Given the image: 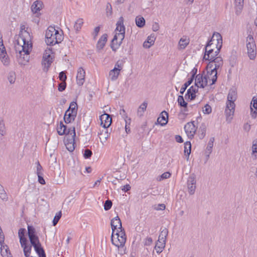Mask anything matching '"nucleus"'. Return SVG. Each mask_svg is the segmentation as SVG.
<instances>
[{"mask_svg": "<svg viewBox=\"0 0 257 257\" xmlns=\"http://www.w3.org/2000/svg\"><path fill=\"white\" fill-rule=\"evenodd\" d=\"M168 113L166 111H163L157 119V121L161 125H164L168 122Z\"/></svg>", "mask_w": 257, "mask_h": 257, "instance_id": "obj_22", "label": "nucleus"}, {"mask_svg": "<svg viewBox=\"0 0 257 257\" xmlns=\"http://www.w3.org/2000/svg\"><path fill=\"white\" fill-rule=\"evenodd\" d=\"M92 155V151L89 149H85L83 154V156L85 159H89Z\"/></svg>", "mask_w": 257, "mask_h": 257, "instance_id": "obj_56", "label": "nucleus"}, {"mask_svg": "<svg viewBox=\"0 0 257 257\" xmlns=\"http://www.w3.org/2000/svg\"><path fill=\"white\" fill-rule=\"evenodd\" d=\"M193 79L190 78L186 82H185L184 85L182 86L180 93L181 94H183L187 88L192 83Z\"/></svg>", "mask_w": 257, "mask_h": 257, "instance_id": "obj_43", "label": "nucleus"}, {"mask_svg": "<svg viewBox=\"0 0 257 257\" xmlns=\"http://www.w3.org/2000/svg\"><path fill=\"white\" fill-rule=\"evenodd\" d=\"M99 31H100V27L98 26L94 28V32L92 34L94 39H95L96 38V37L97 36Z\"/></svg>", "mask_w": 257, "mask_h": 257, "instance_id": "obj_61", "label": "nucleus"}, {"mask_svg": "<svg viewBox=\"0 0 257 257\" xmlns=\"http://www.w3.org/2000/svg\"><path fill=\"white\" fill-rule=\"evenodd\" d=\"M62 216L61 211H59L57 212L55 216H54V218L53 220V225L54 226L56 225L58 222L59 221V219H60L61 217Z\"/></svg>", "mask_w": 257, "mask_h": 257, "instance_id": "obj_47", "label": "nucleus"}, {"mask_svg": "<svg viewBox=\"0 0 257 257\" xmlns=\"http://www.w3.org/2000/svg\"><path fill=\"white\" fill-rule=\"evenodd\" d=\"M214 141V138H211L210 139L207 148H206V153H207L208 154L207 155V158L209 157V155L211 154L212 152V149L213 147V143Z\"/></svg>", "mask_w": 257, "mask_h": 257, "instance_id": "obj_35", "label": "nucleus"}, {"mask_svg": "<svg viewBox=\"0 0 257 257\" xmlns=\"http://www.w3.org/2000/svg\"><path fill=\"white\" fill-rule=\"evenodd\" d=\"M212 61L215 63L216 67L218 69L222 67L223 64L222 58L220 56H216L211 59Z\"/></svg>", "mask_w": 257, "mask_h": 257, "instance_id": "obj_32", "label": "nucleus"}, {"mask_svg": "<svg viewBox=\"0 0 257 257\" xmlns=\"http://www.w3.org/2000/svg\"><path fill=\"white\" fill-rule=\"evenodd\" d=\"M8 79L11 84L15 83L16 80V73L14 71H11L9 73Z\"/></svg>", "mask_w": 257, "mask_h": 257, "instance_id": "obj_44", "label": "nucleus"}, {"mask_svg": "<svg viewBox=\"0 0 257 257\" xmlns=\"http://www.w3.org/2000/svg\"><path fill=\"white\" fill-rule=\"evenodd\" d=\"M216 37L217 44L216 45V50L213 48H210L205 50L203 59L205 60H211L214 57L217 56L220 52V49L222 46V38L221 35L219 33H216L214 36Z\"/></svg>", "mask_w": 257, "mask_h": 257, "instance_id": "obj_4", "label": "nucleus"}, {"mask_svg": "<svg viewBox=\"0 0 257 257\" xmlns=\"http://www.w3.org/2000/svg\"><path fill=\"white\" fill-rule=\"evenodd\" d=\"M195 84L198 88H204L208 85L207 78L203 74H199L196 76Z\"/></svg>", "mask_w": 257, "mask_h": 257, "instance_id": "obj_12", "label": "nucleus"}, {"mask_svg": "<svg viewBox=\"0 0 257 257\" xmlns=\"http://www.w3.org/2000/svg\"><path fill=\"white\" fill-rule=\"evenodd\" d=\"M154 208L156 210H164L166 208V206L164 204H159L158 205H155Z\"/></svg>", "mask_w": 257, "mask_h": 257, "instance_id": "obj_57", "label": "nucleus"}, {"mask_svg": "<svg viewBox=\"0 0 257 257\" xmlns=\"http://www.w3.org/2000/svg\"><path fill=\"white\" fill-rule=\"evenodd\" d=\"M190 39L186 36H183L179 41L178 43V49H184L189 44Z\"/></svg>", "mask_w": 257, "mask_h": 257, "instance_id": "obj_23", "label": "nucleus"}, {"mask_svg": "<svg viewBox=\"0 0 257 257\" xmlns=\"http://www.w3.org/2000/svg\"><path fill=\"white\" fill-rule=\"evenodd\" d=\"M54 56L52 55V49L47 48L45 50L43 56L42 65L47 70L53 61Z\"/></svg>", "mask_w": 257, "mask_h": 257, "instance_id": "obj_8", "label": "nucleus"}, {"mask_svg": "<svg viewBox=\"0 0 257 257\" xmlns=\"http://www.w3.org/2000/svg\"><path fill=\"white\" fill-rule=\"evenodd\" d=\"M237 99V91L236 89L231 88L229 90L227 95L225 113L226 116V120L230 122L232 116L233 115L235 110V104L234 101Z\"/></svg>", "mask_w": 257, "mask_h": 257, "instance_id": "obj_3", "label": "nucleus"}, {"mask_svg": "<svg viewBox=\"0 0 257 257\" xmlns=\"http://www.w3.org/2000/svg\"><path fill=\"white\" fill-rule=\"evenodd\" d=\"M196 181L194 178H190L188 181V188L190 192H194L195 190Z\"/></svg>", "mask_w": 257, "mask_h": 257, "instance_id": "obj_34", "label": "nucleus"}, {"mask_svg": "<svg viewBox=\"0 0 257 257\" xmlns=\"http://www.w3.org/2000/svg\"><path fill=\"white\" fill-rule=\"evenodd\" d=\"M68 133L70 134L69 137H67L65 142L67 149L70 152H72L75 149V137L76 136L75 127H70Z\"/></svg>", "mask_w": 257, "mask_h": 257, "instance_id": "obj_7", "label": "nucleus"}, {"mask_svg": "<svg viewBox=\"0 0 257 257\" xmlns=\"http://www.w3.org/2000/svg\"><path fill=\"white\" fill-rule=\"evenodd\" d=\"M6 134V127L4 120L0 121V134L4 136Z\"/></svg>", "mask_w": 257, "mask_h": 257, "instance_id": "obj_49", "label": "nucleus"}, {"mask_svg": "<svg viewBox=\"0 0 257 257\" xmlns=\"http://www.w3.org/2000/svg\"><path fill=\"white\" fill-rule=\"evenodd\" d=\"M206 126L204 123L201 124L198 130V137L201 140L203 139L206 135Z\"/></svg>", "mask_w": 257, "mask_h": 257, "instance_id": "obj_29", "label": "nucleus"}, {"mask_svg": "<svg viewBox=\"0 0 257 257\" xmlns=\"http://www.w3.org/2000/svg\"><path fill=\"white\" fill-rule=\"evenodd\" d=\"M111 227L112 232H115V230H121L122 228L120 219L118 216L115 217L111 220Z\"/></svg>", "mask_w": 257, "mask_h": 257, "instance_id": "obj_14", "label": "nucleus"}, {"mask_svg": "<svg viewBox=\"0 0 257 257\" xmlns=\"http://www.w3.org/2000/svg\"><path fill=\"white\" fill-rule=\"evenodd\" d=\"M85 72L84 70L82 67H80L78 69L76 76L77 83L78 85L81 86L83 84L85 81Z\"/></svg>", "mask_w": 257, "mask_h": 257, "instance_id": "obj_16", "label": "nucleus"}, {"mask_svg": "<svg viewBox=\"0 0 257 257\" xmlns=\"http://www.w3.org/2000/svg\"><path fill=\"white\" fill-rule=\"evenodd\" d=\"M14 44L19 64L26 65L29 61L32 43L26 40L23 36L16 35L14 37Z\"/></svg>", "mask_w": 257, "mask_h": 257, "instance_id": "obj_1", "label": "nucleus"}, {"mask_svg": "<svg viewBox=\"0 0 257 257\" xmlns=\"http://www.w3.org/2000/svg\"><path fill=\"white\" fill-rule=\"evenodd\" d=\"M131 186L129 184H126L123 186L121 187V190L124 192L129 191L131 189Z\"/></svg>", "mask_w": 257, "mask_h": 257, "instance_id": "obj_62", "label": "nucleus"}, {"mask_svg": "<svg viewBox=\"0 0 257 257\" xmlns=\"http://www.w3.org/2000/svg\"><path fill=\"white\" fill-rule=\"evenodd\" d=\"M209 61V62L207 65L206 70L207 71L212 72L213 70H215V71H217L218 68L215 67V63L212 61V60H208Z\"/></svg>", "mask_w": 257, "mask_h": 257, "instance_id": "obj_39", "label": "nucleus"}, {"mask_svg": "<svg viewBox=\"0 0 257 257\" xmlns=\"http://www.w3.org/2000/svg\"><path fill=\"white\" fill-rule=\"evenodd\" d=\"M0 59L5 66L10 64V59L4 45L2 37L0 38Z\"/></svg>", "mask_w": 257, "mask_h": 257, "instance_id": "obj_10", "label": "nucleus"}, {"mask_svg": "<svg viewBox=\"0 0 257 257\" xmlns=\"http://www.w3.org/2000/svg\"><path fill=\"white\" fill-rule=\"evenodd\" d=\"M107 40V35L106 34H103L99 39L97 44V48L99 50L102 49L104 47Z\"/></svg>", "mask_w": 257, "mask_h": 257, "instance_id": "obj_25", "label": "nucleus"}, {"mask_svg": "<svg viewBox=\"0 0 257 257\" xmlns=\"http://www.w3.org/2000/svg\"><path fill=\"white\" fill-rule=\"evenodd\" d=\"M191 151V144L190 142L187 141L184 143V154L187 157L188 160Z\"/></svg>", "mask_w": 257, "mask_h": 257, "instance_id": "obj_31", "label": "nucleus"}, {"mask_svg": "<svg viewBox=\"0 0 257 257\" xmlns=\"http://www.w3.org/2000/svg\"><path fill=\"white\" fill-rule=\"evenodd\" d=\"M207 75L211 78V82L209 84V85H212L214 84L217 79V71H215V70L210 71H207Z\"/></svg>", "mask_w": 257, "mask_h": 257, "instance_id": "obj_33", "label": "nucleus"}, {"mask_svg": "<svg viewBox=\"0 0 257 257\" xmlns=\"http://www.w3.org/2000/svg\"><path fill=\"white\" fill-rule=\"evenodd\" d=\"M211 107L208 104H206L203 108V112L205 114H209L211 112Z\"/></svg>", "mask_w": 257, "mask_h": 257, "instance_id": "obj_54", "label": "nucleus"}, {"mask_svg": "<svg viewBox=\"0 0 257 257\" xmlns=\"http://www.w3.org/2000/svg\"><path fill=\"white\" fill-rule=\"evenodd\" d=\"M36 253L39 255V257H46L45 251L42 247L41 243L33 246Z\"/></svg>", "mask_w": 257, "mask_h": 257, "instance_id": "obj_28", "label": "nucleus"}, {"mask_svg": "<svg viewBox=\"0 0 257 257\" xmlns=\"http://www.w3.org/2000/svg\"><path fill=\"white\" fill-rule=\"evenodd\" d=\"M194 122V121L188 122L184 126L185 131L190 139H192L194 138L196 132L197 128L195 125Z\"/></svg>", "mask_w": 257, "mask_h": 257, "instance_id": "obj_11", "label": "nucleus"}, {"mask_svg": "<svg viewBox=\"0 0 257 257\" xmlns=\"http://www.w3.org/2000/svg\"><path fill=\"white\" fill-rule=\"evenodd\" d=\"M125 33H116L113 39L111 41V48L114 51L120 46L124 38Z\"/></svg>", "mask_w": 257, "mask_h": 257, "instance_id": "obj_9", "label": "nucleus"}, {"mask_svg": "<svg viewBox=\"0 0 257 257\" xmlns=\"http://www.w3.org/2000/svg\"><path fill=\"white\" fill-rule=\"evenodd\" d=\"M69 128L67 129V126L64 125L63 122L61 121L59 125L57 127L58 134L60 136L66 135L67 137H69L70 134L68 133Z\"/></svg>", "mask_w": 257, "mask_h": 257, "instance_id": "obj_21", "label": "nucleus"}, {"mask_svg": "<svg viewBox=\"0 0 257 257\" xmlns=\"http://www.w3.org/2000/svg\"><path fill=\"white\" fill-rule=\"evenodd\" d=\"M83 24V21L82 19H78L74 26V28L76 32H79L81 29V27Z\"/></svg>", "mask_w": 257, "mask_h": 257, "instance_id": "obj_42", "label": "nucleus"}, {"mask_svg": "<svg viewBox=\"0 0 257 257\" xmlns=\"http://www.w3.org/2000/svg\"><path fill=\"white\" fill-rule=\"evenodd\" d=\"M136 24L138 27L142 28L145 25V20L142 17L137 16L136 18Z\"/></svg>", "mask_w": 257, "mask_h": 257, "instance_id": "obj_38", "label": "nucleus"}, {"mask_svg": "<svg viewBox=\"0 0 257 257\" xmlns=\"http://www.w3.org/2000/svg\"><path fill=\"white\" fill-rule=\"evenodd\" d=\"M119 114L124 118V119H126V118H127V116L125 111L124 109H121L120 110Z\"/></svg>", "mask_w": 257, "mask_h": 257, "instance_id": "obj_64", "label": "nucleus"}, {"mask_svg": "<svg viewBox=\"0 0 257 257\" xmlns=\"http://www.w3.org/2000/svg\"><path fill=\"white\" fill-rule=\"evenodd\" d=\"M147 107V103L144 102L139 107L138 110V114L139 116H142L145 110H146Z\"/></svg>", "mask_w": 257, "mask_h": 257, "instance_id": "obj_41", "label": "nucleus"}, {"mask_svg": "<svg viewBox=\"0 0 257 257\" xmlns=\"http://www.w3.org/2000/svg\"><path fill=\"white\" fill-rule=\"evenodd\" d=\"M124 19L122 17L119 18L118 22L116 23V31H118L119 33H125V28L123 25Z\"/></svg>", "mask_w": 257, "mask_h": 257, "instance_id": "obj_24", "label": "nucleus"}, {"mask_svg": "<svg viewBox=\"0 0 257 257\" xmlns=\"http://www.w3.org/2000/svg\"><path fill=\"white\" fill-rule=\"evenodd\" d=\"M250 107L251 116L254 119L257 117V95L252 97Z\"/></svg>", "mask_w": 257, "mask_h": 257, "instance_id": "obj_15", "label": "nucleus"}, {"mask_svg": "<svg viewBox=\"0 0 257 257\" xmlns=\"http://www.w3.org/2000/svg\"><path fill=\"white\" fill-rule=\"evenodd\" d=\"M44 6L43 3L40 0L35 1L32 5L31 10L33 13H38L43 8Z\"/></svg>", "mask_w": 257, "mask_h": 257, "instance_id": "obj_17", "label": "nucleus"}, {"mask_svg": "<svg viewBox=\"0 0 257 257\" xmlns=\"http://www.w3.org/2000/svg\"><path fill=\"white\" fill-rule=\"evenodd\" d=\"M153 242L152 238L150 237H148L147 238H146L144 242V244L145 245H150L152 244Z\"/></svg>", "mask_w": 257, "mask_h": 257, "instance_id": "obj_63", "label": "nucleus"}, {"mask_svg": "<svg viewBox=\"0 0 257 257\" xmlns=\"http://www.w3.org/2000/svg\"><path fill=\"white\" fill-rule=\"evenodd\" d=\"M78 105L76 102H72L70 103L69 108L67 110H69V112H72V113L77 114Z\"/></svg>", "mask_w": 257, "mask_h": 257, "instance_id": "obj_37", "label": "nucleus"}, {"mask_svg": "<svg viewBox=\"0 0 257 257\" xmlns=\"http://www.w3.org/2000/svg\"><path fill=\"white\" fill-rule=\"evenodd\" d=\"M28 236L36 234V230L34 227L32 226H28Z\"/></svg>", "mask_w": 257, "mask_h": 257, "instance_id": "obj_55", "label": "nucleus"}, {"mask_svg": "<svg viewBox=\"0 0 257 257\" xmlns=\"http://www.w3.org/2000/svg\"><path fill=\"white\" fill-rule=\"evenodd\" d=\"M63 31L56 30L54 27L49 26L45 34L46 43L47 45L54 46L61 43L63 40Z\"/></svg>", "mask_w": 257, "mask_h": 257, "instance_id": "obj_2", "label": "nucleus"}, {"mask_svg": "<svg viewBox=\"0 0 257 257\" xmlns=\"http://www.w3.org/2000/svg\"><path fill=\"white\" fill-rule=\"evenodd\" d=\"M171 176V174L169 172H166L162 174L161 176H159L157 178L158 181H161L163 179L169 178Z\"/></svg>", "mask_w": 257, "mask_h": 257, "instance_id": "obj_51", "label": "nucleus"}, {"mask_svg": "<svg viewBox=\"0 0 257 257\" xmlns=\"http://www.w3.org/2000/svg\"><path fill=\"white\" fill-rule=\"evenodd\" d=\"M112 202L110 200H107L105 201L104 204V209L105 210L107 211L109 210L112 206Z\"/></svg>", "mask_w": 257, "mask_h": 257, "instance_id": "obj_52", "label": "nucleus"}, {"mask_svg": "<svg viewBox=\"0 0 257 257\" xmlns=\"http://www.w3.org/2000/svg\"><path fill=\"white\" fill-rule=\"evenodd\" d=\"M251 149L252 154L257 153V139L253 141Z\"/></svg>", "mask_w": 257, "mask_h": 257, "instance_id": "obj_58", "label": "nucleus"}, {"mask_svg": "<svg viewBox=\"0 0 257 257\" xmlns=\"http://www.w3.org/2000/svg\"><path fill=\"white\" fill-rule=\"evenodd\" d=\"M156 38L154 35H151L147 38V40L143 43V47L145 48H150L154 45Z\"/></svg>", "mask_w": 257, "mask_h": 257, "instance_id": "obj_26", "label": "nucleus"}, {"mask_svg": "<svg viewBox=\"0 0 257 257\" xmlns=\"http://www.w3.org/2000/svg\"><path fill=\"white\" fill-rule=\"evenodd\" d=\"M198 92V88L194 87L193 86L190 87L187 91L185 94V98L186 99H190L191 100H194L196 97V93Z\"/></svg>", "mask_w": 257, "mask_h": 257, "instance_id": "obj_18", "label": "nucleus"}, {"mask_svg": "<svg viewBox=\"0 0 257 257\" xmlns=\"http://www.w3.org/2000/svg\"><path fill=\"white\" fill-rule=\"evenodd\" d=\"M168 234V230L166 228H164L161 230L159 237H160L161 238H166L167 239Z\"/></svg>", "mask_w": 257, "mask_h": 257, "instance_id": "obj_53", "label": "nucleus"}, {"mask_svg": "<svg viewBox=\"0 0 257 257\" xmlns=\"http://www.w3.org/2000/svg\"><path fill=\"white\" fill-rule=\"evenodd\" d=\"M36 164L37 165L36 173H37V175H43V169L42 167L40 165V162L38 161L36 163Z\"/></svg>", "mask_w": 257, "mask_h": 257, "instance_id": "obj_50", "label": "nucleus"}, {"mask_svg": "<svg viewBox=\"0 0 257 257\" xmlns=\"http://www.w3.org/2000/svg\"><path fill=\"white\" fill-rule=\"evenodd\" d=\"M66 87V82H62V83H60L58 86V90L59 91H64Z\"/></svg>", "mask_w": 257, "mask_h": 257, "instance_id": "obj_60", "label": "nucleus"}, {"mask_svg": "<svg viewBox=\"0 0 257 257\" xmlns=\"http://www.w3.org/2000/svg\"><path fill=\"white\" fill-rule=\"evenodd\" d=\"M216 33L217 32L214 33L211 40L208 42V43L206 44L205 48V50H207V49L211 48V47L212 45L213 44L212 42L214 41L215 40L216 41V37H214V35L215 34H216Z\"/></svg>", "mask_w": 257, "mask_h": 257, "instance_id": "obj_48", "label": "nucleus"}, {"mask_svg": "<svg viewBox=\"0 0 257 257\" xmlns=\"http://www.w3.org/2000/svg\"><path fill=\"white\" fill-rule=\"evenodd\" d=\"M120 69L116 68V67H114L113 69L111 70L109 73L110 79L112 81L116 80L120 74Z\"/></svg>", "mask_w": 257, "mask_h": 257, "instance_id": "obj_27", "label": "nucleus"}, {"mask_svg": "<svg viewBox=\"0 0 257 257\" xmlns=\"http://www.w3.org/2000/svg\"><path fill=\"white\" fill-rule=\"evenodd\" d=\"M59 79L62 82H65L67 79V76L66 75L65 72L64 71H62L59 73Z\"/></svg>", "mask_w": 257, "mask_h": 257, "instance_id": "obj_59", "label": "nucleus"}, {"mask_svg": "<svg viewBox=\"0 0 257 257\" xmlns=\"http://www.w3.org/2000/svg\"><path fill=\"white\" fill-rule=\"evenodd\" d=\"M76 116V114L72 113L69 112V110H66L64 114V120L66 123H71L75 120Z\"/></svg>", "mask_w": 257, "mask_h": 257, "instance_id": "obj_20", "label": "nucleus"}, {"mask_svg": "<svg viewBox=\"0 0 257 257\" xmlns=\"http://www.w3.org/2000/svg\"><path fill=\"white\" fill-rule=\"evenodd\" d=\"M26 233V229L25 228H21L18 231V236L20 238V242L23 243L24 241H26L27 240V238L25 237V234Z\"/></svg>", "mask_w": 257, "mask_h": 257, "instance_id": "obj_36", "label": "nucleus"}, {"mask_svg": "<svg viewBox=\"0 0 257 257\" xmlns=\"http://www.w3.org/2000/svg\"><path fill=\"white\" fill-rule=\"evenodd\" d=\"M20 244L21 246L23 248L25 256L26 257H29L32 249V246L33 245L31 244H28V240L24 241L23 243L22 242Z\"/></svg>", "mask_w": 257, "mask_h": 257, "instance_id": "obj_19", "label": "nucleus"}, {"mask_svg": "<svg viewBox=\"0 0 257 257\" xmlns=\"http://www.w3.org/2000/svg\"><path fill=\"white\" fill-rule=\"evenodd\" d=\"M178 102L180 106L186 108L188 103L184 100V97L182 95H179L178 97Z\"/></svg>", "mask_w": 257, "mask_h": 257, "instance_id": "obj_45", "label": "nucleus"}, {"mask_svg": "<svg viewBox=\"0 0 257 257\" xmlns=\"http://www.w3.org/2000/svg\"><path fill=\"white\" fill-rule=\"evenodd\" d=\"M244 0H235V7L237 15L240 14L243 6Z\"/></svg>", "mask_w": 257, "mask_h": 257, "instance_id": "obj_30", "label": "nucleus"}, {"mask_svg": "<svg viewBox=\"0 0 257 257\" xmlns=\"http://www.w3.org/2000/svg\"><path fill=\"white\" fill-rule=\"evenodd\" d=\"M111 241L112 243L118 248L123 247L125 241V233L124 229L117 230L115 233L112 232Z\"/></svg>", "mask_w": 257, "mask_h": 257, "instance_id": "obj_5", "label": "nucleus"}, {"mask_svg": "<svg viewBox=\"0 0 257 257\" xmlns=\"http://www.w3.org/2000/svg\"><path fill=\"white\" fill-rule=\"evenodd\" d=\"M101 125L105 128L108 127L111 123V117L109 114L104 113L100 116Z\"/></svg>", "mask_w": 257, "mask_h": 257, "instance_id": "obj_13", "label": "nucleus"}, {"mask_svg": "<svg viewBox=\"0 0 257 257\" xmlns=\"http://www.w3.org/2000/svg\"><path fill=\"white\" fill-rule=\"evenodd\" d=\"M247 54L250 60H254L256 56V46L252 35H249L246 39Z\"/></svg>", "mask_w": 257, "mask_h": 257, "instance_id": "obj_6", "label": "nucleus"}, {"mask_svg": "<svg viewBox=\"0 0 257 257\" xmlns=\"http://www.w3.org/2000/svg\"><path fill=\"white\" fill-rule=\"evenodd\" d=\"M165 245L161 244L160 243L157 242L155 245V248L156 250V252L158 253H160L162 252L163 249L165 248Z\"/></svg>", "mask_w": 257, "mask_h": 257, "instance_id": "obj_46", "label": "nucleus"}, {"mask_svg": "<svg viewBox=\"0 0 257 257\" xmlns=\"http://www.w3.org/2000/svg\"><path fill=\"white\" fill-rule=\"evenodd\" d=\"M29 238L30 241L31 242V244L33 246H34L39 243H40V242L39 241V238L36 234L29 236Z\"/></svg>", "mask_w": 257, "mask_h": 257, "instance_id": "obj_40", "label": "nucleus"}]
</instances>
